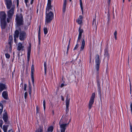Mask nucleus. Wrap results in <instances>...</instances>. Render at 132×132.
<instances>
[{
	"instance_id": "1",
	"label": "nucleus",
	"mask_w": 132,
	"mask_h": 132,
	"mask_svg": "<svg viewBox=\"0 0 132 132\" xmlns=\"http://www.w3.org/2000/svg\"><path fill=\"white\" fill-rule=\"evenodd\" d=\"M96 64L95 68L96 69V82L97 87V90L98 94L100 96H101V88L100 86V79L98 75L99 71L100 68V62L99 56L98 54L96 55L95 60Z\"/></svg>"
},
{
	"instance_id": "2",
	"label": "nucleus",
	"mask_w": 132,
	"mask_h": 132,
	"mask_svg": "<svg viewBox=\"0 0 132 132\" xmlns=\"http://www.w3.org/2000/svg\"><path fill=\"white\" fill-rule=\"evenodd\" d=\"M6 15L4 11H1L0 12L1 26V28L3 29L5 28L7 25V22L6 20Z\"/></svg>"
},
{
	"instance_id": "3",
	"label": "nucleus",
	"mask_w": 132,
	"mask_h": 132,
	"mask_svg": "<svg viewBox=\"0 0 132 132\" xmlns=\"http://www.w3.org/2000/svg\"><path fill=\"white\" fill-rule=\"evenodd\" d=\"M50 10H46L45 22L47 23H50L54 18V14L51 11H50L48 13Z\"/></svg>"
},
{
	"instance_id": "4",
	"label": "nucleus",
	"mask_w": 132,
	"mask_h": 132,
	"mask_svg": "<svg viewBox=\"0 0 132 132\" xmlns=\"http://www.w3.org/2000/svg\"><path fill=\"white\" fill-rule=\"evenodd\" d=\"M15 20L18 27H19L23 25V16L21 14L16 15Z\"/></svg>"
},
{
	"instance_id": "5",
	"label": "nucleus",
	"mask_w": 132,
	"mask_h": 132,
	"mask_svg": "<svg viewBox=\"0 0 132 132\" xmlns=\"http://www.w3.org/2000/svg\"><path fill=\"white\" fill-rule=\"evenodd\" d=\"M95 97V93H93L90 98L88 104V107L89 110L93 106L92 105L94 103Z\"/></svg>"
},
{
	"instance_id": "6",
	"label": "nucleus",
	"mask_w": 132,
	"mask_h": 132,
	"mask_svg": "<svg viewBox=\"0 0 132 132\" xmlns=\"http://www.w3.org/2000/svg\"><path fill=\"white\" fill-rule=\"evenodd\" d=\"M26 38V33L24 31L20 32L19 36V39L21 41L24 40Z\"/></svg>"
},
{
	"instance_id": "7",
	"label": "nucleus",
	"mask_w": 132,
	"mask_h": 132,
	"mask_svg": "<svg viewBox=\"0 0 132 132\" xmlns=\"http://www.w3.org/2000/svg\"><path fill=\"white\" fill-rule=\"evenodd\" d=\"M15 6H13L7 12V15L8 17L9 18H11L12 16L14 14V9Z\"/></svg>"
},
{
	"instance_id": "8",
	"label": "nucleus",
	"mask_w": 132,
	"mask_h": 132,
	"mask_svg": "<svg viewBox=\"0 0 132 132\" xmlns=\"http://www.w3.org/2000/svg\"><path fill=\"white\" fill-rule=\"evenodd\" d=\"M34 67L33 65H32L31 67V77L32 84L33 86L34 85Z\"/></svg>"
},
{
	"instance_id": "9",
	"label": "nucleus",
	"mask_w": 132,
	"mask_h": 132,
	"mask_svg": "<svg viewBox=\"0 0 132 132\" xmlns=\"http://www.w3.org/2000/svg\"><path fill=\"white\" fill-rule=\"evenodd\" d=\"M5 4L7 9H10L12 4L11 0H5Z\"/></svg>"
},
{
	"instance_id": "10",
	"label": "nucleus",
	"mask_w": 132,
	"mask_h": 132,
	"mask_svg": "<svg viewBox=\"0 0 132 132\" xmlns=\"http://www.w3.org/2000/svg\"><path fill=\"white\" fill-rule=\"evenodd\" d=\"M69 124V123H65L60 124L59 123V124L60 126V128L61 129V132H65L66 129V126Z\"/></svg>"
},
{
	"instance_id": "11",
	"label": "nucleus",
	"mask_w": 132,
	"mask_h": 132,
	"mask_svg": "<svg viewBox=\"0 0 132 132\" xmlns=\"http://www.w3.org/2000/svg\"><path fill=\"white\" fill-rule=\"evenodd\" d=\"M24 46L20 42L18 43L17 50L19 51H23L24 50Z\"/></svg>"
},
{
	"instance_id": "12",
	"label": "nucleus",
	"mask_w": 132,
	"mask_h": 132,
	"mask_svg": "<svg viewBox=\"0 0 132 132\" xmlns=\"http://www.w3.org/2000/svg\"><path fill=\"white\" fill-rule=\"evenodd\" d=\"M7 88V87L5 84L0 83V94L3 90H6Z\"/></svg>"
},
{
	"instance_id": "13",
	"label": "nucleus",
	"mask_w": 132,
	"mask_h": 132,
	"mask_svg": "<svg viewBox=\"0 0 132 132\" xmlns=\"http://www.w3.org/2000/svg\"><path fill=\"white\" fill-rule=\"evenodd\" d=\"M104 55L105 57H106L108 60L109 59V54L108 53V46H106L104 50Z\"/></svg>"
},
{
	"instance_id": "14",
	"label": "nucleus",
	"mask_w": 132,
	"mask_h": 132,
	"mask_svg": "<svg viewBox=\"0 0 132 132\" xmlns=\"http://www.w3.org/2000/svg\"><path fill=\"white\" fill-rule=\"evenodd\" d=\"M51 0H48L47 3L46 10H52L51 5Z\"/></svg>"
},
{
	"instance_id": "15",
	"label": "nucleus",
	"mask_w": 132,
	"mask_h": 132,
	"mask_svg": "<svg viewBox=\"0 0 132 132\" xmlns=\"http://www.w3.org/2000/svg\"><path fill=\"white\" fill-rule=\"evenodd\" d=\"M3 118L4 120L5 124H8L7 121L8 119V117L7 115V113L6 112L4 114H3Z\"/></svg>"
},
{
	"instance_id": "16",
	"label": "nucleus",
	"mask_w": 132,
	"mask_h": 132,
	"mask_svg": "<svg viewBox=\"0 0 132 132\" xmlns=\"http://www.w3.org/2000/svg\"><path fill=\"white\" fill-rule=\"evenodd\" d=\"M67 4V0H64V3L63 5L62 11L63 13H65L66 10V6Z\"/></svg>"
},
{
	"instance_id": "17",
	"label": "nucleus",
	"mask_w": 132,
	"mask_h": 132,
	"mask_svg": "<svg viewBox=\"0 0 132 132\" xmlns=\"http://www.w3.org/2000/svg\"><path fill=\"white\" fill-rule=\"evenodd\" d=\"M40 26L39 28L38 37V44L39 45L40 44Z\"/></svg>"
},
{
	"instance_id": "18",
	"label": "nucleus",
	"mask_w": 132,
	"mask_h": 132,
	"mask_svg": "<svg viewBox=\"0 0 132 132\" xmlns=\"http://www.w3.org/2000/svg\"><path fill=\"white\" fill-rule=\"evenodd\" d=\"M2 96L5 99H8V94L7 91H3L2 93Z\"/></svg>"
},
{
	"instance_id": "19",
	"label": "nucleus",
	"mask_w": 132,
	"mask_h": 132,
	"mask_svg": "<svg viewBox=\"0 0 132 132\" xmlns=\"http://www.w3.org/2000/svg\"><path fill=\"white\" fill-rule=\"evenodd\" d=\"M82 40V41L81 45V48L80 49V51H82L84 48V46L85 45V41L84 40V38Z\"/></svg>"
},
{
	"instance_id": "20",
	"label": "nucleus",
	"mask_w": 132,
	"mask_h": 132,
	"mask_svg": "<svg viewBox=\"0 0 132 132\" xmlns=\"http://www.w3.org/2000/svg\"><path fill=\"white\" fill-rule=\"evenodd\" d=\"M68 94H67V96H66V105L67 107L68 106H69V102L70 101V98H68Z\"/></svg>"
},
{
	"instance_id": "21",
	"label": "nucleus",
	"mask_w": 132,
	"mask_h": 132,
	"mask_svg": "<svg viewBox=\"0 0 132 132\" xmlns=\"http://www.w3.org/2000/svg\"><path fill=\"white\" fill-rule=\"evenodd\" d=\"M35 132H43V126H39V128L36 129Z\"/></svg>"
},
{
	"instance_id": "22",
	"label": "nucleus",
	"mask_w": 132,
	"mask_h": 132,
	"mask_svg": "<svg viewBox=\"0 0 132 132\" xmlns=\"http://www.w3.org/2000/svg\"><path fill=\"white\" fill-rule=\"evenodd\" d=\"M19 34L20 35V33L19 31L18 30H16L13 34L14 37L18 38L19 36Z\"/></svg>"
},
{
	"instance_id": "23",
	"label": "nucleus",
	"mask_w": 132,
	"mask_h": 132,
	"mask_svg": "<svg viewBox=\"0 0 132 132\" xmlns=\"http://www.w3.org/2000/svg\"><path fill=\"white\" fill-rule=\"evenodd\" d=\"M28 87L29 93L30 96L31 93L32 87L31 84L30 82H29Z\"/></svg>"
},
{
	"instance_id": "24",
	"label": "nucleus",
	"mask_w": 132,
	"mask_h": 132,
	"mask_svg": "<svg viewBox=\"0 0 132 132\" xmlns=\"http://www.w3.org/2000/svg\"><path fill=\"white\" fill-rule=\"evenodd\" d=\"M44 74L46 76V71H47V66H46V61H45L44 62Z\"/></svg>"
},
{
	"instance_id": "25",
	"label": "nucleus",
	"mask_w": 132,
	"mask_h": 132,
	"mask_svg": "<svg viewBox=\"0 0 132 132\" xmlns=\"http://www.w3.org/2000/svg\"><path fill=\"white\" fill-rule=\"evenodd\" d=\"M31 44H29V46L27 50V55H30L31 51Z\"/></svg>"
},
{
	"instance_id": "26",
	"label": "nucleus",
	"mask_w": 132,
	"mask_h": 132,
	"mask_svg": "<svg viewBox=\"0 0 132 132\" xmlns=\"http://www.w3.org/2000/svg\"><path fill=\"white\" fill-rule=\"evenodd\" d=\"M12 42H8L9 47V51L10 52H12Z\"/></svg>"
},
{
	"instance_id": "27",
	"label": "nucleus",
	"mask_w": 132,
	"mask_h": 132,
	"mask_svg": "<svg viewBox=\"0 0 132 132\" xmlns=\"http://www.w3.org/2000/svg\"><path fill=\"white\" fill-rule=\"evenodd\" d=\"M80 1V4L81 9V10L82 13V14H83V8L82 6V0H79Z\"/></svg>"
},
{
	"instance_id": "28",
	"label": "nucleus",
	"mask_w": 132,
	"mask_h": 132,
	"mask_svg": "<svg viewBox=\"0 0 132 132\" xmlns=\"http://www.w3.org/2000/svg\"><path fill=\"white\" fill-rule=\"evenodd\" d=\"M8 125H4L3 127V129L4 132H7V127Z\"/></svg>"
},
{
	"instance_id": "29",
	"label": "nucleus",
	"mask_w": 132,
	"mask_h": 132,
	"mask_svg": "<svg viewBox=\"0 0 132 132\" xmlns=\"http://www.w3.org/2000/svg\"><path fill=\"white\" fill-rule=\"evenodd\" d=\"M53 130V127L51 126L49 127L47 129V131L49 132H52Z\"/></svg>"
},
{
	"instance_id": "30",
	"label": "nucleus",
	"mask_w": 132,
	"mask_h": 132,
	"mask_svg": "<svg viewBox=\"0 0 132 132\" xmlns=\"http://www.w3.org/2000/svg\"><path fill=\"white\" fill-rule=\"evenodd\" d=\"M3 111V105L0 103V115L2 114Z\"/></svg>"
},
{
	"instance_id": "31",
	"label": "nucleus",
	"mask_w": 132,
	"mask_h": 132,
	"mask_svg": "<svg viewBox=\"0 0 132 132\" xmlns=\"http://www.w3.org/2000/svg\"><path fill=\"white\" fill-rule=\"evenodd\" d=\"M82 34H79L78 36L77 42L78 43L80 42V40L81 38Z\"/></svg>"
},
{
	"instance_id": "32",
	"label": "nucleus",
	"mask_w": 132,
	"mask_h": 132,
	"mask_svg": "<svg viewBox=\"0 0 132 132\" xmlns=\"http://www.w3.org/2000/svg\"><path fill=\"white\" fill-rule=\"evenodd\" d=\"M13 41V38L12 35H10L9 37V42H12Z\"/></svg>"
},
{
	"instance_id": "33",
	"label": "nucleus",
	"mask_w": 132,
	"mask_h": 132,
	"mask_svg": "<svg viewBox=\"0 0 132 132\" xmlns=\"http://www.w3.org/2000/svg\"><path fill=\"white\" fill-rule=\"evenodd\" d=\"M78 31L79 34H82V33L83 32V30L82 29H81V26L79 27Z\"/></svg>"
},
{
	"instance_id": "34",
	"label": "nucleus",
	"mask_w": 132,
	"mask_h": 132,
	"mask_svg": "<svg viewBox=\"0 0 132 132\" xmlns=\"http://www.w3.org/2000/svg\"><path fill=\"white\" fill-rule=\"evenodd\" d=\"M92 25L94 27V26H95L96 27V18H94L92 22Z\"/></svg>"
},
{
	"instance_id": "35",
	"label": "nucleus",
	"mask_w": 132,
	"mask_h": 132,
	"mask_svg": "<svg viewBox=\"0 0 132 132\" xmlns=\"http://www.w3.org/2000/svg\"><path fill=\"white\" fill-rule=\"evenodd\" d=\"M44 34L46 35L48 32L47 29V28L44 27Z\"/></svg>"
},
{
	"instance_id": "36",
	"label": "nucleus",
	"mask_w": 132,
	"mask_h": 132,
	"mask_svg": "<svg viewBox=\"0 0 132 132\" xmlns=\"http://www.w3.org/2000/svg\"><path fill=\"white\" fill-rule=\"evenodd\" d=\"M79 46V45L78 44V43H77V44L74 47V48L73 49V50L74 51L75 50H76L77 49V48Z\"/></svg>"
},
{
	"instance_id": "37",
	"label": "nucleus",
	"mask_w": 132,
	"mask_h": 132,
	"mask_svg": "<svg viewBox=\"0 0 132 132\" xmlns=\"http://www.w3.org/2000/svg\"><path fill=\"white\" fill-rule=\"evenodd\" d=\"M45 104H46L45 101V100H44L43 101V107H44V110H45V108H46Z\"/></svg>"
},
{
	"instance_id": "38",
	"label": "nucleus",
	"mask_w": 132,
	"mask_h": 132,
	"mask_svg": "<svg viewBox=\"0 0 132 132\" xmlns=\"http://www.w3.org/2000/svg\"><path fill=\"white\" fill-rule=\"evenodd\" d=\"M82 20H80L79 19H78L77 22L79 24H81L82 22Z\"/></svg>"
},
{
	"instance_id": "39",
	"label": "nucleus",
	"mask_w": 132,
	"mask_h": 132,
	"mask_svg": "<svg viewBox=\"0 0 132 132\" xmlns=\"http://www.w3.org/2000/svg\"><path fill=\"white\" fill-rule=\"evenodd\" d=\"M5 55L6 57L8 59L10 57V55L8 53L6 54H5Z\"/></svg>"
},
{
	"instance_id": "40",
	"label": "nucleus",
	"mask_w": 132,
	"mask_h": 132,
	"mask_svg": "<svg viewBox=\"0 0 132 132\" xmlns=\"http://www.w3.org/2000/svg\"><path fill=\"white\" fill-rule=\"evenodd\" d=\"M3 123V121L1 120H0V127L2 128V125Z\"/></svg>"
},
{
	"instance_id": "41",
	"label": "nucleus",
	"mask_w": 132,
	"mask_h": 132,
	"mask_svg": "<svg viewBox=\"0 0 132 132\" xmlns=\"http://www.w3.org/2000/svg\"><path fill=\"white\" fill-rule=\"evenodd\" d=\"M69 106H68L67 107V106H66V114H67L68 112L69 111Z\"/></svg>"
},
{
	"instance_id": "42",
	"label": "nucleus",
	"mask_w": 132,
	"mask_h": 132,
	"mask_svg": "<svg viewBox=\"0 0 132 132\" xmlns=\"http://www.w3.org/2000/svg\"><path fill=\"white\" fill-rule=\"evenodd\" d=\"M30 55H27V62L28 63L29 59H30Z\"/></svg>"
},
{
	"instance_id": "43",
	"label": "nucleus",
	"mask_w": 132,
	"mask_h": 132,
	"mask_svg": "<svg viewBox=\"0 0 132 132\" xmlns=\"http://www.w3.org/2000/svg\"><path fill=\"white\" fill-rule=\"evenodd\" d=\"M27 85L26 84H24V90H27Z\"/></svg>"
},
{
	"instance_id": "44",
	"label": "nucleus",
	"mask_w": 132,
	"mask_h": 132,
	"mask_svg": "<svg viewBox=\"0 0 132 132\" xmlns=\"http://www.w3.org/2000/svg\"><path fill=\"white\" fill-rule=\"evenodd\" d=\"M36 113L37 114L39 113V109L37 106L36 107Z\"/></svg>"
},
{
	"instance_id": "45",
	"label": "nucleus",
	"mask_w": 132,
	"mask_h": 132,
	"mask_svg": "<svg viewBox=\"0 0 132 132\" xmlns=\"http://www.w3.org/2000/svg\"><path fill=\"white\" fill-rule=\"evenodd\" d=\"M24 0V2L26 4V6L27 7L28 6L27 3L28 2H29L28 0Z\"/></svg>"
},
{
	"instance_id": "46",
	"label": "nucleus",
	"mask_w": 132,
	"mask_h": 132,
	"mask_svg": "<svg viewBox=\"0 0 132 132\" xmlns=\"http://www.w3.org/2000/svg\"><path fill=\"white\" fill-rule=\"evenodd\" d=\"M108 21H109L110 20V14L109 13H108Z\"/></svg>"
},
{
	"instance_id": "47",
	"label": "nucleus",
	"mask_w": 132,
	"mask_h": 132,
	"mask_svg": "<svg viewBox=\"0 0 132 132\" xmlns=\"http://www.w3.org/2000/svg\"><path fill=\"white\" fill-rule=\"evenodd\" d=\"M27 92H25L24 93V97L25 99H26L27 97Z\"/></svg>"
},
{
	"instance_id": "48",
	"label": "nucleus",
	"mask_w": 132,
	"mask_h": 132,
	"mask_svg": "<svg viewBox=\"0 0 132 132\" xmlns=\"http://www.w3.org/2000/svg\"><path fill=\"white\" fill-rule=\"evenodd\" d=\"M82 19H83L82 16L81 15H80L79 16V18L78 19L82 20Z\"/></svg>"
},
{
	"instance_id": "49",
	"label": "nucleus",
	"mask_w": 132,
	"mask_h": 132,
	"mask_svg": "<svg viewBox=\"0 0 132 132\" xmlns=\"http://www.w3.org/2000/svg\"><path fill=\"white\" fill-rule=\"evenodd\" d=\"M130 130L131 132H132V125L131 124H130Z\"/></svg>"
},
{
	"instance_id": "50",
	"label": "nucleus",
	"mask_w": 132,
	"mask_h": 132,
	"mask_svg": "<svg viewBox=\"0 0 132 132\" xmlns=\"http://www.w3.org/2000/svg\"><path fill=\"white\" fill-rule=\"evenodd\" d=\"M11 18H7V22L8 23H9L10 22V20Z\"/></svg>"
},
{
	"instance_id": "51",
	"label": "nucleus",
	"mask_w": 132,
	"mask_h": 132,
	"mask_svg": "<svg viewBox=\"0 0 132 132\" xmlns=\"http://www.w3.org/2000/svg\"><path fill=\"white\" fill-rule=\"evenodd\" d=\"M69 46H70V45H68V47H67V53L68 51L69 50Z\"/></svg>"
},
{
	"instance_id": "52",
	"label": "nucleus",
	"mask_w": 132,
	"mask_h": 132,
	"mask_svg": "<svg viewBox=\"0 0 132 132\" xmlns=\"http://www.w3.org/2000/svg\"><path fill=\"white\" fill-rule=\"evenodd\" d=\"M117 32L116 30L114 33V35L115 36H117Z\"/></svg>"
},
{
	"instance_id": "53",
	"label": "nucleus",
	"mask_w": 132,
	"mask_h": 132,
	"mask_svg": "<svg viewBox=\"0 0 132 132\" xmlns=\"http://www.w3.org/2000/svg\"><path fill=\"white\" fill-rule=\"evenodd\" d=\"M17 2V6L18 7L19 5V0H16Z\"/></svg>"
},
{
	"instance_id": "54",
	"label": "nucleus",
	"mask_w": 132,
	"mask_h": 132,
	"mask_svg": "<svg viewBox=\"0 0 132 132\" xmlns=\"http://www.w3.org/2000/svg\"><path fill=\"white\" fill-rule=\"evenodd\" d=\"M61 100H62L63 101L64 100V97L63 96H61Z\"/></svg>"
},
{
	"instance_id": "55",
	"label": "nucleus",
	"mask_w": 132,
	"mask_h": 132,
	"mask_svg": "<svg viewBox=\"0 0 132 132\" xmlns=\"http://www.w3.org/2000/svg\"><path fill=\"white\" fill-rule=\"evenodd\" d=\"M91 57H92V55H91V53L90 52V62H91Z\"/></svg>"
},
{
	"instance_id": "56",
	"label": "nucleus",
	"mask_w": 132,
	"mask_h": 132,
	"mask_svg": "<svg viewBox=\"0 0 132 132\" xmlns=\"http://www.w3.org/2000/svg\"><path fill=\"white\" fill-rule=\"evenodd\" d=\"M64 85V84H61V87L62 88L63 87Z\"/></svg>"
},
{
	"instance_id": "57",
	"label": "nucleus",
	"mask_w": 132,
	"mask_h": 132,
	"mask_svg": "<svg viewBox=\"0 0 132 132\" xmlns=\"http://www.w3.org/2000/svg\"><path fill=\"white\" fill-rule=\"evenodd\" d=\"M14 37V41L15 42V43H16V38H17V37Z\"/></svg>"
},
{
	"instance_id": "58",
	"label": "nucleus",
	"mask_w": 132,
	"mask_h": 132,
	"mask_svg": "<svg viewBox=\"0 0 132 132\" xmlns=\"http://www.w3.org/2000/svg\"><path fill=\"white\" fill-rule=\"evenodd\" d=\"M22 81V82L20 84V85L22 86V87L23 85V81H22V79H21Z\"/></svg>"
},
{
	"instance_id": "59",
	"label": "nucleus",
	"mask_w": 132,
	"mask_h": 132,
	"mask_svg": "<svg viewBox=\"0 0 132 132\" xmlns=\"http://www.w3.org/2000/svg\"><path fill=\"white\" fill-rule=\"evenodd\" d=\"M34 1V0H31L30 3L31 4H33Z\"/></svg>"
},
{
	"instance_id": "60",
	"label": "nucleus",
	"mask_w": 132,
	"mask_h": 132,
	"mask_svg": "<svg viewBox=\"0 0 132 132\" xmlns=\"http://www.w3.org/2000/svg\"><path fill=\"white\" fill-rule=\"evenodd\" d=\"M130 109L132 108V103L131 102H130Z\"/></svg>"
},
{
	"instance_id": "61",
	"label": "nucleus",
	"mask_w": 132,
	"mask_h": 132,
	"mask_svg": "<svg viewBox=\"0 0 132 132\" xmlns=\"http://www.w3.org/2000/svg\"><path fill=\"white\" fill-rule=\"evenodd\" d=\"M8 132H13V130L12 129L10 130H9Z\"/></svg>"
},
{
	"instance_id": "62",
	"label": "nucleus",
	"mask_w": 132,
	"mask_h": 132,
	"mask_svg": "<svg viewBox=\"0 0 132 132\" xmlns=\"http://www.w3.org/2000/svg\"><path fill=\"white\" fill-rule=\"evenodd\" d=\"M70 40H69V43H68V45H70Z\"/></svg>"
},
{
	"instance_id": "63",
	"label": "nucleus",
	"mask_w": 132,
	"mask_h": 132,
	"mask_svg": "<svg viewBox=\"0 0 132 132\" xmlns=\"http://www.w3.org/2000/svg\"><path fill=\"white\" fill-rule=\"evenodd\" d=\"M114 38L116 40H117V36H115Z\"/></svg>"
},
{
	"instance_id": "64",
	"label": "nucleus",
	"mask_w": 132,
	"mask_h": 132,
	"mask_svg": "<svg viewBox=\"0 0 132 132\" xmlns=\"http://www.w3.org/2000/svg\"><path fill=\"white\" fill-rule=\"evenodd\" d=\"M108 3L110 4L111 0H108Z\"/></svg>"
}]
</instances>
